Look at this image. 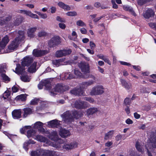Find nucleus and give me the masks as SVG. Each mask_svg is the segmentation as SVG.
Returning a JSON list of instances; mask_svg holds the SVG:
<instances>
[{"label": "nucleus", "mask_w": 156, "mask_h": 156, "mask_svg": "<svg viewBox=\"0 0 156 156\" xmlns=\"http://www.w3.org/2000/svg\"><path fill=\"white\" fill-rule=\"evenodd\" d=\"M94 81L91 80L87 82L83 83L82 84V86L80 88H75L72 90L70 91L71 94L75 95H84V92L82 90H81L82 88H85L87 86L92 84L94 83Z\"/></svg>", "instance_id": "obj_7"}, {"label": "nucleus", "mask_w": 156, "mask_h": 156, "mask_svg": "<svg viewBox=\"0 0 156 156\" xmlns=\"http://www.w3.org/2000/svg\"><path fill=\"white\" fill-rule=\"evenodd\" d=\"M76 24L77 26L80 27H85L86 26V23L81 20H78L76 22Z\"/></svg>", "instance_id": "obj_35"}, {"label": "nucleus", "mask_w": 156, "mask_h": 156, "mask_svg": "<svg viewBox=\"0 0 156 156\" xmlns=\"http://www.w3.org/2000/svg\"><path fill=\"white\" fill-rule=\"evenodd\" d=\"M119 62L122 65L127 66H131V64L129 63L121 61H120Z\"/></svg>", "instance_id": "obj_55"}, {"label": "nucleus", "mask_w": 156, "mask_h": 156, "mask_svg": "<svg viewBox=\"0 0 156 156\" xmlns=\"http://www.w3.org/2000/svg\"><path fill=\"white\" fill-rule=\"evenodd\" d=\"M58 5L65 10L69 11L71 9V7L69 5L65 4L63 2H60L58 3Z\"/></svg>", "instance_id": "obj_26"}, {"label": "nucleus", "mask_w": 156, "mask_h": 156, "mask_svg": "<svg viewBox=\"0 0 156 156\" xmlns=\"http://www.w3.org/2000/svg\"><path fill=\"white\" fill-rule=\"evenodd\" d=\"M60 43V38L58 36H55L49 41L48 44L50 47H53Z\"/></svg>", "instance_id": "obj_12"}, {"label": "nucleus", "mask_w": 156, "mask_h": 156, "mask_svg": "<svg viewBox=\"0 0 156 156\" xmlns=\"http://www.w3.org/2000/svg\"><path fill=\"white\" fill-rule=\"evenodd\" d=\"M79 66L81 69L82 71L85 74H87L86 76H84L83 77L87 78L88 77V73L90 72L89 66L88 63L82 62L80 64Z\"/></svg>", "instance_id": "obj_10"}, {"label": "nucleus", "mask_w": 156, "mask_h": 156, "mask_svg": "<svg viewBox=\"0 0 156 156\" xmlns=\"http://www.w3.org/2000/svg\"><path fill=\"white\" fill-rule=\"evenodd\" d=\"M90 46L91 48L92 49H94L96 46L95 44L92 41H90Z\"/></svg>", "instance_id": "obj_56"}, {"label": "nucleus", "mask_w": 156, "mask_h": 156, "mask_svg": "<svg viewBox=\"0 0 156 156\" xmlns=\"http://www.w3.org/2000/svg\"><path fill=\"white\" fill-rule=\"evenodd\" d=\"M59 27L62 29H64L66 27V25L62 23H60L58 24Z\"/></svg>", "instance_id": "obj_54"}, {"label": "nucleus", "mask_w": 156, "mask_h": 156, "mask_svg": "<svg viewBox=\"0 0 156 156\" xmlns=\"http://www.w3.org/2000/svg\"><path fill=\"white\" fill-rule=\"evenodd\" d=\"M44 124L42 122L38 121L34 124L32 128L34 129H37L41 132L44 133V129L43 128ZM32 128V127L31 126Z\"/></svg>", "instance_id": "obj_17"}, {"label": "nucleus", "mask_w": 156, "mask_h": 156, "mask_svg": "<svg viewBox=\"0 0 156 156\" xmlns=\"http://www.w3.org/2000/svg\"><path fill=\"white\" fill-rule=\"evenodd\" d=\"M105 16V15H103L102 16H101L99 17H97L95 19H94V21L95 22H97L99 20L102 19V18H103Z\"/></svg>", "instance_id": "obj_58"}, {"label": "nucleus", "mask_w": 156, "mask_h": 156, "mask_svg": "<svg viewBox=\"0 0 156 156\" xmlns=\"http://www.w3.org/2000/svg\"><path fill=\"white\" fill-rule=\"evenodd\" d=\"M4 71L3 69L0 68V73H1V76L3 80L5 82L8 83L10 81L9 78L5 74L3 73Z\"/></svg>", "instance_id": "obj_27"}, {"label": "nucleus", "mask_w": 156, "mask_h": 156, "mask_svg": "<svg viewBox=\"0 0 156 156\" xmlns=\"http://www.w3.org/2000/svg\"><path fill=\"white\" fill-rule=\"evenodd\" d=\"M59 134L62 137L66 138L70 136L71 133L69 131L65 129L61 128L60 129Z\"/></svg>", "instance_id": "obj_19"}, {"label": "nucleus", "mask_w": 156, "mask_h": 156, "mask_svg": "<svg viewBox=\"0 0 156 156\" xmlns=\"http://www.w3.org/2000/svg\"><path fill=\"white\" fill-rule=\"evenodd\" d=\"M9 41V39L8 36H5L2 39V41L0 42V43L5 47Z\"/></svg>", "instance_id": "obj_32"}, {"label": "nucleus", "mask_w": 156, "mask_h": 156, "mask_svg": "<svg viewBox=\"0 0 156 156\" xmlns=\"http://www.w3.org/2000/svg\"><path fill=\"white\" fill-rule=\"evenodd\" d=\"M71 52V51L69 49L60 50L56 52L55 55L57 57H60L68 55Z\"/></svg>", "instance_id": "obj_15"}, {"label": "nucleus", "mask_w": 156, "mask_h": 156, "mask_svg": "<svg viewBox=\"0 0 156 156\" xmlns=\"http://www.w3.org/2000/svg\"><path fill=\"white\" fill-rule=\"evenodd\" d=\"M20 12L25 14L33 18L39 19L38 16L37 15L33 13L31 11L29 10H20Z\"/></svg>", "instance_id": "obj_20"}, {"label": "nucleus", "mask_w": 156, "mask_h": 156, "mask_svg": "<svg viewBox=\"0 0 156 156\" xmlns=\"http://www.w3.org/2000/svg\"><path fill=\"white\" fill-rule=\"evenodd\" d=\"M114 131L113 130L110 131L105 134V139L108 140L111 138L113 136Z\"/></svg>", "instance_id": "obj_34"}, {"label": "nucleus", "mask_w": 156, "mask_h": 156, "mask_svg": "<svg viewBox=\"0 0 156 156\" xmlns=\"http://www.w3.org/2000/svg\"><path fill=\"white\" fill-rule=\"evenodd\" d=\"M5 47L0 43V54L8 53L7 50L5 51Z\"/></svg>", "instance_id": "obj_40"}, {"label": "nucleus", "mask_w": 156, "mask_h": 156, "mask_svg": "<svg viewBox=\"0 0 156 156\" xmlns=\"http://www.w3.org/2000/svg\"><path fill=\"white\" fill-rule=\"evenodd\" d=\"M22 111L21 109H15L12 112V115L13 118L15 119H17L21 117Z\"/></svg>", "instance_id": "obj_21"}, {"label": "nucleus", "mask_w": 156, "mask_h": 156, "mask_svg": "<svg viewBox=\"0 0 156 156\" xmlns=\"http://www.w3.org/2000/svg\"><path fill=\"white\" fill-rule=\"evenodd\" d=\"M34 12L40 16L41 18L42 19H45L47 18V15L46 13H42L37 11H35Z\"/></svg>", "instance_id": "obj_37"}, {"label": "nucleus", "mask_w": 156, "mask_h": 156, "mask_svg": "<svg viewBox=\"0 0 156 156\" xmlns=\"http://www.w3.org/2000/svg\"><path fill=\"white\" fill-rule=\"evenodd\" d=\"M48 137L54 141V144H50L52 145L53 147L57 148L63 147V148L66 149H70L77 147L78 145V144L76 142L70 144H66L63 145L62 143V140L58 138L57 133L56 131H53L51 133Z\"/></svg>", "instance_id": "obj_1"}, {"label": "nucleus", "mask_w": 156, "mask_h": 156, "mask_svg": "<svg viewBox=\"0 0 156 156\" xmlns=\"http://www.w3.org/2000/svg\"><path fill=\"white\" fill-rule=\"evenodd\" d=\"M52 152L48 150L40 149L31 153V156H52Z\"/></svg>", "instance_id": "obj_8"}, {"label": "nucleus", "mask_w": 156, "mask_h": 156, "mask_svg": "<svg viewBox=\"0 0 156 156\" xmlns=\"http://www.w3.org/2000/svg\"><path fill=\"white\" fill-rule=\"evenodd\" d=\"M24 111L23 116L24 117H26L28 115H30L32 113V109L29 108H25L23 109Z\"/></svg>", "instance_id": "obj_29"}, {"label": "nucleus", "mask_w": 156, "mask_h": 156, "mask_svg": "<svg viewBox=\"0 0 156 156\" xmlns=\"http://www.w3.org/2000/svg\"><path fill=\"white\" fill-rule=\"evenodd\" d=\"M151 0H138V5H142L147 2H150Z\"/></svg>", "instance_id": "obj_45"}, {"label": "nucleus", "mask_w": 156, "mask_h": 156, "mask_svg": "<svg viewBox=\"0 0 156 156\" xmlns=\"http://www.w3.org/2000/svg\"><path fill=\"white\" fill-rule=\"evenodd\" d=\"M37 62H34L29 67L28 69V71L30 73L35 72L38 68H37Z\"/></svg>", "instance_id": "obj_25"}, {"label": "nucleus", "mask_w": 156, "mask_h": 156, "mask_svg": "<svg viewBox=\"0 0 156 156\" xmlns=\"http://www.w3.org/2000/svg\"><path fill=\"white\" fill-rule=\"evenodd\" d=\"M21 23V20L19 18H16L15 20V21L13 23V25L15 26L18 25Z\"/></svg>", "instance_id": "obj_46"}, {"label": "nucleus", "mask_w": 156, "mask_h": 156, "mask_svg": "<svg viewBox=\"0 0 156 156\" xmlns=\"http://www.w3.org/2000/svg\"><path fill=\"white\" fill-rule=\"evenodd\" d=\"M33 59L31 56H27L24 57L22 60L21 64L23 66H28L33 62Z\"/></svg>", "instance_id": "obj_13"}, {"label": "nucleus", "mask_w": 156, "mask_h": 156, "mask_svg": "<svg viewBox=\"0 0 156 156\" xmlns=\"http://www.w3.org/2000/svg\"><path fill=\"white\" fill-rule=\"evenodd\" d=\"M29 144H30V143H29V141H28L27 142H25L24 143L23 147L26 151L27 150Z\"/></svg>", "instance_id": "obj_52"}, {"label": "nucleus", "mask_w": 156, "mask_h": 156, "mask_svg": "<svg viewBox=\"0 0 156 156\" xmlns=\"http://www.w3.org/2000/svg\"><path fill=\"white\" fill-rule=\"evenodd\" d=\"M78 35L77 33L75 30H73L71 35L68 36V38L72 40L75 41Z\"/></svg>", "instance_id": "obj_28"}, {"label": "nucleus", "mask_w": 156, "mask_h": 156, "mask_svg": "<svg viewBox=\"0 0 156 156\" xmlns=\"http://www.w3.org/2000/svg\"><path fill=\"white\" fill-rule=\"evenodd\" d=\"M43 86L46 87V89L50 92L51 96H54L57 92H62L64 90V87L61 84H58L56 85L52 86L48 79L41 81L38 85L39 89L42 88Z\"/></svg>", "instance_id": "obj_2"}, {"label": "nucleus", "mask_w": 156, "mask_h": 156, "mask_svg": "<svg viewBox=\"0 0 156 156\" xmlns=\"http://www.w3.org/2000/svg\"><path fill=\"white\" fill-rule=\"evenodd\" d=\"M133 68L137 71H139L140 69V67L139 66H132Z\"/></svg>", "instance_id": "obj_64"}, {"label": "nucleus", "mask_w": 156, "mask_h": 156, "mask_svg": "<svg viewBox=\"0 0 156 156\" xmlns=\"http://www.w3.org/2000/svg\"><path fill=\"white\" fill-rule=\"evenodd\" d=\"M27 132V136L28 138L33 137L34 139L41 142H46L48 145L52 146L50 144H54L53 143H51L45 137L40 135H37L34 137L36 131L34 129H32L31 126H26L20 129V132L22 134H24Z\"/></svg>", "instance_id": "obj_3"}, {"label": "nucleus", "mask_w": 156, "mask_h": 156, "mask_svg": "<svg viewBox=\"0 0 156 156\" xmlns=\"http://www.w3.org/2000/svg\"><path fill=\"white\" fill-rule=\"evenodd\" d=\"M25 33L24 31H18L17 34V37L14 40L12 41L8 46L7 49L8 53L16 49L18 47L20 42L24 41L25 38Z\"/></svg>", "instance_id": "obj_4"}, {"label": "nucleus", "mask_w": 156, "mask_h": 156, "mask_svg": "<svg viewBox=\"0 0 156 156\" xmlns=\"http://www.w3.org/2000/svg\"><path fill=\"white\" fill-rule=\"evenodd\" d=\"M154 15V12L153 10L151 9H148L144 13L143 16L145 18L148 19Z\"/></svg>", "instance_id": "obj_23"}, {"label": "nucleus", "mask_w": 156, "mask_h": 156, "mask_svg": "<svg viewBox=\"0 0 156 156\" xmlns=\"http://www.w3.org/2000/svg\"><path fill=\"white\" fill-rule=\"evenodd\" d=\"M56 19L57 21L65 23L66 22L65 20L59 16H58L56 17Z\"/></svg>", "instance_id": "obj_51"}, {"label": "nucleus", "mask_w": 156, "mask_h": 156, "mask_svg": "<svg viewBox=\"0 0 156 156\" xmlns=\"http://www.w3.org/2000/svg\"><path fill=\"white\" fill-rule=\"evenodd\" d=\"M75 76L72 75L70 73H66L65 74L64 79H71L73 78H78L81 76V73L77 69L74 70Z\"/></svg>", "instance_id": "obj_11"}, {"label": "nucleus", "mask_w": 156, "mask_h": 156, "mask_svg": "<svg viewBox=\"0 0 156 156\" xmlns=\"http://www.w3.org/2000/svg\"><path fill=\"white\" fill-rule=\"evenodd\" d=\"M12 90L13 92L15 93L17 92L18 90V88L17 87L15 86H13L12 87Z\"/></svg>", "instance_id": "obj_63"}, {"label": "nucleus", "mask_w": 156, "mask_h": 156, "mask_svg": "<svg viewBox=\"0 0 156 156\" xmlns=\"http://www.w3.org/2000/svg\"><path fill=\"white\" fill-rule=\"evenodd\" d=\"M27 95L26 94H22L17 96L15 98L16 101H22L26 100Z\"/></svg>", "instance_id": "obj_30"}, {"label": "nucleus", "mask_w": 156, "mask_h": 156, "mask_svg": "<svg viewBox=\"0 0 156 156\" xmlns=\"http://www.w3.org/2000/svg\"><path fill=\"white\" fill-rule=\"evenodd\" d=\"M105 62L107 63L108 64L110 65L111 64V62L109 61L108 58L106 57H105L103 59Z\"/></svg>", "instance_id": "obj_53"}, {"label": "nucleus", "mask_w": 156, "mask_h": 156, "mask_svg": "<svg viewBox=\"0 0 156 156\" xmlns=\"http://www.w3.org/2000/svg\"><path fill=\"white\" fill-rule=\"evenodd\" d=\"M37 28L34 27L28 29L27 32L28 36L30 38H33L35 37V32L36 31Z\"/></svg>", "instance_id": "obj_22"}, {"label": "nucleus", "mask_w": 156, "mask_h": 156, "mask_svg": "<svg viewBox=\"0 0 156 156\" xmlns=\"http://www.w3.org/2000/svg\"><path fill=\"white\" fill-rule=\"evenodd\" d=\"M63 120L67 123L70 122L73 120V118L78 119L80 117L79 113L76 112L72 113L69 111L66 112L62 115Z\"/></svg>", "instance_id": "obj_6"}, {"label": "nucleus", "mask_w": 156, "mask_h": 156, "mask_svg": "<svg viewBox=\"0 0 156 156\" xmlns=\"http://www.w3.org/2000/svg\"><path fill=\"white\" fill-rule=\"evenodd\" d=\"M84 99L89 101L90 103H93L94 102L93 99L91 98L86 97L84 98Z\"/></svg>", "instance_id": "obj_57"}, {"label": "nucleus", "mask_w": 156, "mask_h": 156, "mask_svg": "<svg viewBox=\"0 0 156 156\" xmlns=\"http://www.w3.org/2000/svg\"><path fill=\"white\" fill-rule=\"evenodd\" d=\"M126 122L128 124H131L133 123V122L132 120L130 119H128L126 121Z\"/></svg>", "instance_id": "obj_59"}, {"label": "nucleus", "mask_w": 156, "mask_h": 156, "mask_svg": "<svg viewBox=\"0 0 156 156\" xmlns=\"http://www.w3.org/2000/svg\"><path fill=\"white\" fill-rule=\"evenodd\" d=\"M39 100L37 98H34L32 99L31 101V104L32 105H35L37 104Z\"/></svg>", "instance_id": "obj_50"}, {"label": "nucleus", "mask_w": 156, "mask_h": 156, "mask_svg": "<svg viewBox=\"0 0 156 156\" xmlns=\"http://www.w3.org/2000/svg\"><path fill=\"white\" fill-rule=\"evenodd\" d=\"M22 81L24 82H29L30 79V77L27 75L23 76L21 78Z\"/></svg>", "instance_id": "obj_41"}, {"label": "nucleus", "mask_w": 156, "mask_h": 156, "mask_svg": "<svg viewBox=\"0 0 156 156\" xmlns=\"http://www.w3.org/2000/svg\"><path fill=\"white\" fill-rule=\"evenodd\" d=\"M80 30L81 33L83 34H86L87 33V30L83 27L80 28Z\"/></svg>", "instance_id": "obj_49"}, {"label": "nucleus", "mask_w": 156, "mask_h": 156, "mask_svg": "<svg viewBox=\"0 0 156 156\" xmlns=\"http://www.w3.org/2000/svg\"><path fill=\"white\" fill-rule=\"evenodd\" d=\"M136 147L137 150L139 151L142 152L144 151L142 146L139 142L136 143Z\"/></svg>", "instance_id": "obj_38"}, {"label": "nucleus", "mask_w": 156, "mask_h": 156, "mask_svg": "<svg viewBox=\"0 0 156 156\" xmlns=\"http://www.w3.org/2000/svg\"><path fill=\"white\" fill-rule=\"evenodd\" d=\"M50 9L51 10V12L52 13H55L56 10V7H54V6H52V7H51V8Z\"/></svg>", "instance_id": "obj_61"}, {"label": "nucleus", "mask_w": 156, "mask_h": 156, "mask_svg": "<svg viewBox=\"0 0 156 156\" xmlns=\"http://www.w3.org/2000/svg\"><path fill=\"white\" fill-rule=\"evenodd\" d=\"M148 24L150 27L156 29V22L154 23H148Z\"/></svg>", "instance_id": "obj_47"}, {"label": "nucleus", "mask_w": 156, "mask_h": 156, "mask_svg": "<svg viewBox=\"0 0 156 156\" xmlns=\"http://www.w3.org/2000/svg\"><path fill=\"white\" fill-rule=\"evenodd\" d=\"M24 70L23 68L20 67V64H16V72L17 73H21Z\"/></svg>", "instance_id": "obj_36"}, {"label": "nucleus", "mask_w": 156, "mask_h": 156, "mask_svg": "<svg viewBox=\"0 0 156 156\" xmlns=\"http://www.w3.org/2000/svg\"><path fill=\"white\" fill-rule=\"evenodd\" d=\"M37 35L39 37H45L47 35V33L44 30H41L38 33Z\"/></svg>", "instance_id": "obj_43"}, {"label": "nucleus", "mask_w": 156, "mask_h": 156, "mask_svg": "<svg viewBox=\"0 0 156 156\" xmlns=\"http://www.w3.org/2000/svg\"><path fill=\"white\" fill-rule=\"evenodd\" d=\"M66 16H75L77 15V13L75 11H70L66 13Z\"/></svg>", "instance_id": "obj_39"}, {"label": "nucleus", "mask_w": 156, "mask_h": 156, "mask_svg": "<svg viewBox=\"0 0 156 156\" xmlns=\"http://www.w3.org/2000/svg\"><path fill=\"white\" fill-rule=\"evenodd\" d=\"M49 52V50H40L37 49H34L33 52V55L36 57H39L44 55Z\"/></svg>", "instance_id": "obj_16"}, {"label": "nucleus", "mask_w": 156, "mask_h": 156, "mask_svg": "<svg viewBox=\"0 0 156 156\" xmlns=\"http://www.w3.org/2000/svg\"><path fill=\"white\" fill-rule=\"evenodd\" d=\"M120 81L122 84L126 89H129L131 87V84L126 82L125 80L121 79Z\"/></svg>", "instance_id": "obj_31"}, {"label": "nucleus", "mask_w": 156, "mask_h": 156, "mask_svg": "<svg viewBox=\"0 0 156 156\" xmlns=\"http://www.w3.org/2000/svg\"><path fill=\"white\" fill-rule=\"evenodd\" d=\"M98 111L97 108H93L88 109L87 112V115H89L92 114Z\"/></svg>", "instance_id": "obj_33"}, {"label": "nucleus", "mask_w": 156, "mask_h": 156, "mask_svg": "<svg viewBox=\"0 0 156 156\" xmlns=\"http://www.w3.org/2000/svg\"><path fill=\"white\" fill-rule=\"evenodd\" d=\"M146 127V125L144 124H141L138 127V128L140 129H144Z\"/></svg>", "instance_id": "obj_60"}, {"label": "nucleus", "mask_w": 156, "mask_h": 156, "mask_svg": "<svg viewBox=\"0 0 156 156\" xmlns=\"http://www.w3.org/2000/svg\"><path fill=\"white\" fill-rule=\"evenodd\" d=\"M145 147L147 150L148 156H152L151 153L156 152V136L155 135L151 134L149 139Z\"/></svg>", "instance_id": "obj_5"}, {"label": "nucleus", "mask_w": 156, "mask_h": 156, "mask_svg": "<svg viewBox=\"0 0 156 156\" xmlns=\"http://www.w3.org/2000/svg\"><path fill=\"white\" fill-rule=\"evenodd\" d=\"M130 100L128 98H126L124 101V104L126 105H129L130 103Z\"/></svg>", "instance_id": "obj_48"}, {"label": "nucleus", "mask_w": 156, "mask_h": 156, "mask_svg": "<svg viewBox=\"0 0 156 156\" xmlns=\"http://www.w3.org/2000/svg\"><path fill=\"white\" fill-rule=\"evenodd\" d=\"M134 116L136 119H139L140 117V115L136 112H135L134 113Z\"/></svg>", "instance_id": "obj_62"}, {"label": "nucleus", "mask_w": 156, "mask_h": 156, "mask_svg": "<svg viewBox=\"0 0 156 156\" xmlns=\"http://www.w3.org/2000/svg\"><path fill=\"white\" fill-rule=\"evenodd\" d=\"M59 122V121L56 119L47 122L48 126L51 127H57L60 124Z\"/></svg>", "instance_id": "obj_24"}, {"label": "nucleus", "mask_w": 156, "mask_h": 156, "mask_svg": "<svg viewBox=\"0 0 156 156\" xmlns=\"http://www.w3.org/2000/svg\"><path fill=\"white\" fill-rule=\"evenodd\" d=\"M123 9L126 11L129 10L130 11H131L132 12H133V14L135 15V13L133 11L132 9L130 7H129L128 6L126 5H124L123 6Z\"/></svg>", "instance_id": "obj_44"}, {"label": "nucleus", "mask_w": 156, "mask_h": 156, "mask_svg": "<svg viewBox=\"0 0 156 156\" xmlns=\"http://www.w3.org/2000/svg\"><path fill=\"white\" fill-rule=\"evenodd\" d=\"M10 95V91L9 90H6L3 94V97L4 99L8 98Z\"/></svg>", "instance_id": "obj_42"}, {"label": "nucleus", "mask_w": 156, "mask_h": 156, "mask_svg": "<svg viewBox=\"0 0 156 156\" xmlns=\"http://www.w3.org/2000/svg\"><path fill=\"white\" fill-rule=\"evenodd\" d=\"M104 92V88L103 86L98 85L93 87L91 90L90 93L92 95H98L102 94Z\"/></svg>", "instance_id": "obj_9"}, {"label": "nucleus", "mask_w": 156, "mask_h": 156, "mask_svg": "<svg viewBox=\"0 0 156 156\" xmlns=\"http://www.w3.org/2000/svg\"><path fill=\"white\" fill-rule=\"evenodd\" d=\"M65 58H62L58 60H55L52 61L54 65L58 67L61 65H66L69 64L68 61H65Z\"/></svg>", "instance_id": "obj_14"}, {"label": "nucleus", "mask_w": 156, "mask_h": 156, "mask_svg": "<svg viewBox=\"0 0 156 156\" xmlns=\"http://www.w3.org/2000/svg\"><path fill=\"white\" fill-rule=\"evenodd\" d=\"M86 102L82 101L80 100L76 101L74 104V106L77 108H84L88 106Z\"/></svg>", "instance_id": "obj_18"}]
</instances>
